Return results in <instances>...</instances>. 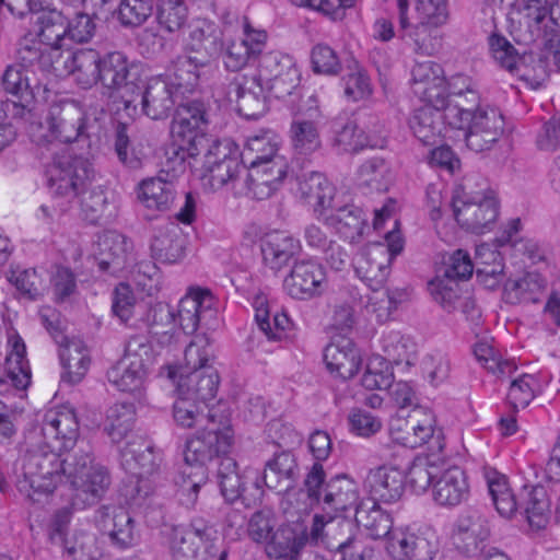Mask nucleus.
I'll return each mask as SVG.
<instances>
[{
  "label": "nucleus",
  "instance_id": "nucleus-1",
  "mask_svg": "<svg viewBox=\"0 0 560 560\" xmlns=\"http://www.w3.org/2000/svg\"><path fill=\"white\" fill-rule=\"evenodd\" d=\"M66 453L63 458L58 454V476L65 475L73 488L72 505L84 509L97 503L110 486L107 468L96 462L93 446L84 439Z\"/></svg>",
  "mask_w": 560,
  "mask_h": 560
},
{
  "label": "nucleus",
  "instance_id": "nucleus-2",
  "mask_svg": "<svg viewBox=\"0 0 560 560\" xmlns=\"http://www.w3.org/2000/svg\"><path fill=\"white\" fill-rule=\"evenodd\" d=\"M233 433L228 421L221 417L219 421L212 422L186 441L184 458L188 465L200 466V476L194 479L190 475L184 480L178 491V500L186 508L196 504L201 486L206 482V470L203 466L230 452Z\"/></svg>",
  "mask_w": 560,
  "mask_h": 560
},
{
  "label": "nucleus",
  "instance_id": "nucleus-3",
  "mask_svg": "<svg viewBox=\"0 0 560 560\" xmlns=\"http://www.w3.org/2000/svg\"><path fill=\"white\" fill-rule=\"evenodd\" d=\"M39 128L43 130L37 140L39 145L86 142L89 150L97 145L102 131L100 119L88 115L74 101L50 105L45 122Z\"/></svg>",
  "mask_w": 560,
  "mask_h": 560
},
{
  "label": "nucleus",
  "instance_id": "nucleus-4",
  "mask_svg": "<svg viewBox=\"0 0 560 560\" xmlns=\"http://www.w3.org/2000/svg\"><path fill=\"white\" fill-rule=\"evenodd\" d=\"M213 360V348L203 336H197L184 352L185 365L176 383V392L201 404L217 395L220 377L218 371L209 363Z\"/></svg>",
  "mask_w": 560,
  "mask_h": 560
},
{
  "label": "nucleus",
  "instance_id": "nucleus-5",
  "mask_svg": "<svg viewBox=\"0 0 560 560\" xmlns=\"http://www.w3.org/2000/svg\"><path fill=\"white\" fill-rule=\"evenodd\" d=\"M198 83L195 72L177 67L163 74L151 77L135 94L141 96L142 113L152 120L167 118L178 98L191 93Z\"/></svg>",
  "mask_w": 560,
  "mask_h": 560
},
{
  "label": "nucleus",
  "instance_id": "nucleus-6",
  "mask_svg": "<svg viewBox=\"0 0 560 560\" xmlns=\"http://www.w3.org/2000/svg\"><path fill=\"white\" fill-rule=\"evenodd\" d=\"M518 42L524 45L541 42L549 47L548 56L560 71V0H524L520 10Z\"/></svg>",
  "mask_w": 560,
  "mask_h": 560
},
{
  "label": "nucleus",
  "instance_id": "nucleus-7",
  "mask_svg": "<svg viewBox=\"0 0 560 560\" xmlns=\"http://www.w3.org/2000/svg\"><path fill=\"white\" fill-rule=\"evenodd\" d=\"M80 427L77 413L69 406L48 410L40 423L26 435L28 448L43 455L62 454L80 442Z\"/></svg>",
  "mask_w": 560,
  "mask_h": 560
},
{
  "label": "nucleus",
  "instance_id": "nucleus-8",
  "mask_svg": "<svg viewBox=\"0 0 560 560\" xmlns=\"http://www.w3.org/2000/svg\"><path fill=\"white\" fill-rule=\"evenodd\" d=\"M161 462V454L142 438H133L120 450V465L135 479L133 500H142L153 493L155 486L151 478L159 475Z\"/></svg>",
  "mask_w": 560,
  "mask_h": 560
},
{
  "label": "nucleus",
  "instance_id": "nucleus-9",
  "mask_svg": "<svg viewBox=\"0 0 560 560\" xmlns=\"http://www.w3.org/2000/svg\"><path fill=\"white\" fill-rule=\"evenodd\" d=\"M454 217L462 228L481 234L490 230L499 215V202L490 189L472 191L469 180L452 199Z\"/></svg>",
  "mask_w": 560,
  "mask_h": 560
},
{
  "label": "nucleus",
  "instance_id": "nucleus-10",
  "mask_svg": "<svg viewBox=\"0 0 560 560\" xmlns=\"http://www.w3.org/2000/svg\"><path fill=\"white\" fill-rule=\"evenodd\" d=\"M46 176L51 196L70 201L86 188L94 176V170L88 158L66 151L54 155Z\"/></svg>",
  "mask_w": 560,
  "mask_h": 560
},
{
  "label": "nucleus",
  "instance_id": "nucleus-11",
  "mask_svg": "<svg viewBox=\"0 0 560 560\" xmlns=\"http://www.w3.org/2000/svg\"><path fill=\"white\" fill-rule=\"evenodd\" d=\"M60 463L54 454L28 448L23 463V475L16 481V489L31 503L44 502L56 489Z\"/></svg>",
  "mask_w": 560,
  "mask_h": 560
},
{
  "label": "nucleus",
  "instance_id": "nucleus-12",
  "mask_svg": "<svg viewBox=\"0 0 560 560\" xmlns=\"http://www.w3.org/2000/svg\"><path fill=\"white\" fill-rule=\"evenodd\" d=\"M254 77L278 100L300 94L301 72L290 55L277 50L264 51Z\"/></svg>",
  "mask_w": 560,
  "mask_h": 560
},
{
  "label": "nucleus",
  "instance_id": "nucleus-13",
  "mask_svg": "<svg viewBox=\"0 0 560 560\" xmlns=\"http://www.w3.org/2000/svg\"><path fill=\"white\" fill-rule=\"evenodd\" d=\"M385 244H374L354 258V271L372 291L377 292L385 284L394 257L401 253L404 241L399 232L386 234Z\"/></svg>",
  "mask_w": 560,
  "mask_h": 560
},
{
  "label": "nucleus",
  "instance_id": "nucleus-14",
  "mask_svg": "<svg viewBox=\"0 0 560 560\" xmlns=\"http://www.w3.org/2000/svg\"><path fill=\"white\" fill-rule=\"evenodd\" d=\"M268 33L255 26L247 16L242 20V35L222 47V62L228 71L236 72L256 66L267 48Z\"/></svg>",
  "mask_w": 560,
  "mask_h": 560
},
{
  "label": "nucleus",
  "instance_id": "nucleus-15",
  "mask_svg": "<svg viewBox=\"0 0 560 560\" xmlns=\"http://www.w3.org/2000/svg\"><path fill=\"white\" fill-rule=\"evenodd\" d=\"M217 313V299L212 292L205 288H191L180 299L173 318L185 334H194L200 326L211 327Z\"/></svg>",
  "mask_w": 560,
  "mask_h": 560
},
{
  "label": "nucleus",
  "instance_id": "nucleus-16",
  "mask_svg": "<svg viewBox=\"0 0 560 560\" xmlns=\"http://www.w3.org/2000/svg\"><path fill=\"white\" fill-rule=\"evenodd\" d=\"M98 82L110 91H124L122 97L140 90V66L129 61L120 51H112L101 57Z\"/></svg>",
  "mask_w": 560,
  "mask_h": 560
},
{
  "label": "nucleus",
  "instance_id": "nucleus-17",
  "mask_svg": "<svg viewBox=\"0 0 560 560\" xmlns=\"http://www.w3.org/2000/svg\"><path fill=\"white\" fill-rule=\"evenodd\" d=\"M1 84L3 90L18 101H0V120L22 119L31 113L30 104L34 98V92L27 69L16 63L8 66L2 74Z\"/></svg>",
  "mask_w": 560,
  "mask_h": 560
},
{
  "label": "nucleus",
  "instance_id": "nucleus-18",
  "mask_svg": "<svg viewBox=\"0 0 560 560\" xmlns=\"http://www.w3.org/2000/svg\"><path fill=\"white\" fill-rule=\"evenodd\" d=\"M288 168L285 158L280 154L248 165L245 176L246 196L257 200L268 199L287 177Z\"/></svg>",
  "mask_w": 560,
  "mask_h": 560
},
{
  "label": "nucleus",
  "instance_id": "nucleus-19",
  "mask_svg": "<svg viewBox=\"0 0 560 560\" xmlns=\"http://www.w3.org/2000/svg\"><path fill=\"white\" fill-rule=\"evenodd\" d=\"M283 289L295 300L308 301L319 296L326 289L325 268L314 259L298 260L283 280Z\"/></svg>",
  "mask_w": 560,
  "mask_h": 560
},
{
  "label": "nucleus",
  "instance_id": "nucleus-20",
  "mask_svg": "<svg viewBox=\"0 0 560 560\" xmlns=\"http://www.w3.org/2000/svg\"><path fill=\"white\" fill-rule=\"evenodd\" d=\"M207 125L208 114L203 103L179 104L171 127L173 140L203 149L208 142L203 132Z\"/></svg>",
  "mask_w": 560,
  "mask_h": 560
},
{
  "label": "nucleus",
  "instance_id": "nucleus-21",
  "mask_svg": "<svg viewBox=\"0 0 560 560\" xmlns=\"http://www.w3.org/2000/svg\"><path fill=\"white\" fill-rule=\"evenodd\" d=\"M504 131V118L495 107H478L474 113L469 129L465 131V142L469 150H490Z\"/></svg>",
  "mask_w": 560,
  "mask_h": 560
},
{
  "label": "nucleus",
  "instance_id": "nucleus-22",
  "mask_svg": "<svg viewBox=\"0 0 560 560\" xmlns=\"http://www.w3.org/2000/svg\"><path fill=\"white\" fill-rule=\"evenodd\" d=\"M489 537V522L477 511L459 515L452 533L455 547L467 557L481 555Z\"/></svg>",
  "mask_w": 560,
  "mask_h": 560
},
{
  "label": "nucleus",
  "instance_id": "nucleus-23",
  "mask_svg": "<svg viewBox=\"0 0 560 560\" xmlns=\"http://www.w3.org/2000/svg\"><path fill=\"white\" fill-rule=\"evenodd\" d=\"M97 522L113 545L126 549L138 544L140 533L130 513L122 506L103 505L97 510Z\"/></svg>",
  "mask_w": 560,
  "mask_h": 560
},
{
  "label": "nucleus",
  "instance_id": "nucleus-24",
  "mask_svg": "<svg viewBox=\"0 0 560 560\" xmlns=\"http://www.w3.org/2000/svg\"><path fill=\"white\" fill-rule=\"evenodd\" d=\"M412 91L423 102H435L438 106L444 105L446 94V80L443 68L432 61L417 62L411 70Z\"/></svg>",
  "mask_w": 560,
  "mask_h": 560
},
{
  "label": "nucleus",
  "instance_id": "nucleus-25",
  "mask_svg": "<svg viewBox=\"0 0 560 560\" xmlns=\"http://www.w3.org/2000/svg\"><path fill=\"white\" fill-rule=\"evenodd\" d=\"M405 475L395 467L380 466L371 469L364 480V487L370 494L368 500L393 503L400 499L404 492Z\"/></svg>",
  "mask_w": 560,
  "mask_h": 560
},
{
  "label": "nucleus",
  "instance_id": "nucleus-26",
  "mask_svg": "<svg viewBox=\"0 0 560 560\" xmlns=\"http://www.w3.org/2000/svg\"><path fill=\"white\" fill-rule=\"evenodd\" d=\"M307 544L308 529L303 524H285L272 534L267 553L275 559L299 560Z\"/></svg>",
  "mask_w": 560,
  "mask_h": 560
},
{
  "label": "nucleus",
  "instance_id": "nucleus-27",
  "mask_svg": "<svg viewBox=\"0 0 560 560\" xmlns=\"http://www.w3.org/2000/svg\"><path fill=\"white\" fill-rule=\"evenodd\" d=\"M324 361L328 371L342 380L353 377L362 363L360 350L345 337L335 339L325 348Z\"/></svg>",
  "mask_w": 560,
  "mask_h": 560
},
{
  "label": "nucleus",
  "instance_id": "nucleus-28",
  "mask_svg": "<svg viewBox=\"0 0 560 560\" xmlns=\"http://www.w3.org/2000/svg\"><path fill=\"white\" fill-rule=\"evenodd\" d=\"M299 478V465L295 456L289 451L276 453L265 464L261 482L279 493L294 488Z\"/></svg>",
  "mask_w": 560,
  "mask_h": 560
},
{
  "label": "nucleus",
  "instance_id": "nucleus-29",
  "mask_svg": "<svg viewBox=\"0 0 560 560\" xmlns=\"http://www.w3.org/2000/svg\"><path fill=\"white\" fill-rule=\"evenodd\" d=\"M310 106L306 109L301 108L308 119L296 118L292 121L290 133L291 142L295 153L308 155L320 147V137L317 126L314 121L319 117L318 101L315 95L307 98Z\"/></svg>",
  "mask_w": 560,
  "mask_h": 560
},
{
  "label": "nucleus",
  "instance_id": "nucleus-30",
  "mask_svg": "<svg viewBox=\"0 0 560 560\" xmlns=\"http://www.w3.org/2000/svg\"><path fill=\"white\" fill-rule=\"evenodd\" d=\"M186 238L174 222L155 229L150 249L153 259L163 264H175L185 256Z\"/></svg>",
  "mask_w": 560,
  "mask_h": 560
},
{
  "label": "nucleus",
  "instance_id": "nucleus-31",
  "mask_svg": "<svg viewBox=\"0 0 560 560\" xmlns=\"http://www.w3.org/2000/svg\"><path fill=\"white\" fill-rule=\"evenodd\" d=\"M260 247L265 265L279 271L301 250V243L287 232L273 231L266 234Z\"/></svg>",
  "mask_w": 560,
  "mask_h": 560
},
{
  "label": "nucleus",
  "instance_id": "nucleus-32",
  "mask_svg": "<svg viewBox=\"0 0 560 560\" xmlns=\"http://www.w3.org/2000/svg\"><path fill=\"white\" fill-rule=\"evenodd\" d=\"M409 117L408 125L415 137L423 144H434L443 135L445 126L441 106L435 102H424Z\"/></svg>",
  "mask_w": 560,
  "mask_h": 560
},
{
  "label": "nucleus",
  "instance_id": "nucleus-33",
  "mask_svg": "<svg viewBox=\"0 0 560 560\" xmlns=\"http://www.w3.org/2000/svg\"><path fill=\"white\" fill-rule=\"evenodd\" d=\"M469 486L464 470L457 466L444 470L433 483V499L442 506H456L467 500Z\"/></svg>",
  "mask_w": 560,
  "mask_h": 560
},
{
  "label": "nucleus",
  "instance_id": "nucleus-34",
  "mask_svg": "<svg viewBox=\"0 0 560 560\" xmlns=\"http://www.w3.org/2000/svg\"><path fill=\"white\" fill-rule=\"evenodd\" d=\"M359 489L357 483L346 475L331 477L324 488L322 506L324 510L338 513L359 505Z\"/></svg>",
  "mask_w": 560,
  "mask_h": 560
},
{
  "label": "nucleus",
  "instance_id": "nucleus-35",
  "mask_svg": "<svg viewBox=\"0 0 560 560\" xmlns=\"http://www.w3.org/2000/svg\"><path fill=\"white\" fill-rule=\"evenodd\" d=\"M59 346V358L63 368L61 381L69 385L80 383L90 368L89 349L80 339H67Z\"/></svg>",
  "mask_w": 560,
  "mask_h": 560
},
{
  "label": "nucleus",
  "instance_id": "nucleus-36",
  "mask_svg": "<svg viewBox=\"0 0 560 560\" xmlns=\"http://www.w3.org/2000/svg\"><path fill=\"white\" fill-rule=\"evenodd\" d=\"M331 144L340 153L357 152L365 147H375L369 133L372 130L359 128L357 121L347 117H337L331 122Z\"/></svg>",
  "mask_w": 560,
  "mask_h": 560
},
{
  "label": "nucleus",
  "instance_id": "nucleus-37",
  "mask_svg": "<svg viewBox=\"0 0 560 560\" xmlns=\"http://www.w3.org/2000/svg\"><path fill=\"white\" fill-rule=\"evenodd\" d=\"M148 375V366L140 361L121 359L107 372V380L118 390L142 396Z\"/></svg>",
  "mask_w": 560,
  "mask_h": 560
},
{
  "label": "nucleus",
  "instance_id": "nucleus-38",
  "mask_svg": "<svg viewBox=\"0 0 560 560\" xmlns=\"http://www.w3.org/2000/svg\"><path fill=\"white\" fill-rule=\"evenodd\" d=\"M299 192L301 197L314 208L315 211H323L330 207L335 187L328 182L324 174L315 171L304 172L296 176Z\"/></svg>",
  "mask_w": 560,
  "mask_h": 560
},
{
  "label": "nucleus",
  "instance_id": "nucleus-39",
  "mask_svg": "<svg viewBox=\"0 0 560 560\" xmlns=\"http://www.w3.org/2000/svg\"><path fill=\"white\" fill-rule=\"evenodd\" d=\"M101 56L95 49H78L65 60V69L78 85L90 89L98 82Z\"/></svg>",
  "mask_w": 560,
  "mask_h": 560
},
{
  "label": "nucleus",
  "instance_id": "nucleus-40",
  "mask_svg": "<svg viewBox=\"0 0 560 560\" xmlns=\"http://www.w3.org/2000/svg\"><path fill=\"white\" fill-rule=\"evenodd\" d=\"M267 89L255 77L243 78L237 83V109L247 119H257L267 110Z\"/></svg>",
  "mask_w": 560,
  "mask_h": 560
},
{
  "label": "nucleus",
  "instance_id": "nucleus-41",
  "mask_svg": "<svg viewBox=\"0 0 560 560\" xmlns=\"http://www.w3.org/2000/svg\"><path fill=\"white\" fill-rule=\"evenodd\" d=\"M488 43L493 60L502 69L518 78L530 77L525 66L526 51L520 52L506 37L497 33L489 37Z\"/></svg>",
  "mask_w": 560,
  "mask_h": 560
},
{
  "label": "nucleus",
  "instance_id": "nucleus-42",
  "mask_svg": "<svg viewBox=\"0 0 560 560\" xmlns=\"http://www.w3.org/2000/svg\"><path fill=\"white\" fill-rule=\"evenodd\" d=\"M138 198L147 209L166 211L175 198L174 184L162 175L145 178L139 184Z\"/></svg>",
  "mask_w": 560,
  "mask_h": 560
},
{
  "label": "nucleus",
  "instance_id": "nucleus-43",
  "mask_svg": "<svg viewBox=\"0 0 560 560\" xmlns=\"http://www.w3.org/2000/svg\"><path fill=\"white\" fill-rule=\"evenodd\" d=\"M354 518L358 526L366 529L373 539L387 537L393 527V518L373 500H362L355 509Z\"/></svg>",
  "mask_w": 560,
  "mask_h": 560
},
{
  "label": "nucleus",
  "instance_id": "nucleus-44",
  "mask_svg": "<svg viewBox=\"0 0 560 560\" xmlns=\"http://www.w3.org/2000/svg\"><path fill=\"white\" fill-rule=\"evenodd\" d=\"M243 160H228V162L205 170L203 179L213 190L220 189L225 185H231L236 194L246 195L245 177L241 178V173L246 174Z\"/></svg>",
  "mask_w": 560,
  "mask_h": 560
},
{
  "label": "nucleus",
  "instance_id": "nucleus-45",
  "mask_svg": "<svg viewBox=\"0 0 560 560\" xmlns=\"http://www.w3.org/2000/svg\"><path fill=\"white\" fill-rule=\"evenodd\" d=\"M177 396L173 406V417L178 425L184 428L197 427L199 430L220 420L211 409L205 413L206 406L202 407L201 402L185 397V395L177 394Z\"/></svg>",
  "mask_w": 560,
  "mask_h": 560
},
{
  "label": "nucleus",
  "instance_id": "nucleus-46",
  "mask_svg": "<svg viewBox=\"0 0 560 560\" xmlns=\"http://www.w3.org/2000/svg\"><path fill=\"white\" fill-rule=\"evenodd\" d=\"M324 221L350 242L362 235L366 223L363 211L355 206L339 208L336 212L325 217Z\"/></svg>",
  "mask_w": 560,
  "mask_h": 560
},
{
  "label": "nucleus",
  "instance_id": "nucleus-47",
  "mask_svg": "<svg viewBox=\"0 0 560 560\" xmlns=\"http://www.w3.org/2000/svg\"><path fill=\"white\" fill-rule=\"evenodd\" d=\"M25 347L14 346V351L5 357V370H0V394L7 390L9 385L16 389H26L31 383V369L24 358Z\"/></svg>",
  "mask_w": 560,
  "mask_h": 560
},
{
  "label": "nucleus",
  "instance_id": "nucleus-48",
  "mask_svg": "<svg viewBox=\"0 0 560 560\" xmlns=\"http://www.w3.org/2000/svg\"><path fill=\"white\" fill-rule=\"evenodd\" d=\"M280 138L272 130H260L249 136L242 153V160L248 165L279 155Z\"/></svg>",
  "mask_w": 560,
  "mask_h": 560
},
{
  "label": "nucleus",
  "instance_id": "nucleus-49",
  "mask_svg": "<svg viewBox=\"0 0 560 560\" xmlns=\"http://www.w3.org/2000/svg\"><path fill=\"white\" fill-rule=\"evenodd\" d=\"M100 246L98 267L102 271L115 272L125 266L128 250L131 248L130 241L125 236L110 233L102 240Z\"/></svg>",
  "mask_w": 560,
  "mask_h": 560
},
{
  "label": "nucleus",
  "instance_id": "nucleus-50",
  "mask_svg": "<svg viewBox=\"0 0 560 560\" xmlns=\"http://www.w3.org/2000/svg\"><path fill=\"white\" fill-rule=\"evenodd\" d=\"M201 151L200 148L173 140L165 152L166 160L159 175L170 178L173 183L191 165V160L196 159Z\"/></svg>",
  "mask_w": 560,
  "mask_h": 560
},
{
  "label": "nucleus",
  "instance_id": "nucleus-51",
  "mask_svg": "<svg viewBox=\"0 0 560 560\" xmlns=\"http://www.w3.org/2000/svg\"><path fill=\"white\" fill-rule=\"evenodd\" d=\"M135 407L129 402H116L106 411L104 431L114 443L120 442L132 429Z\"/></svg>",
  "mask_w": 560,
  "mask_h": 560
},
{
  "label": "nucleus",
  "instance_id": "nucleus-52",
  "mask_svg": "<svg viewBox=\"0 0 560 560\" xmlns=\"http://www.w3.org/2000/svg\"><path fill=\"white\" fill-rule=\"evenodd\" d=\"M343 95L349 102L365 100L372 94L370 77L364 68L353 58L347 61V73L341 79Z\"/></svg>",
  "mask_w": 560,
  "mask_h": 560
},
{
  "label": "nucleus",
  "instance_id": "nucleus-53",
  "mask_svg": "<svg viewBox=\"0 0 560 560\" xmlns=\"http://www.w3.org/2000/svg\"><path fill=\"white\" fill-rule=\"evenodd\" d=\"M37 36L40 44L54 48L61 47V40L67 36V19L62 12L55 9L45 11L37 19Z\"/></svg>",
  "mask_w": 560,
  "mask_h": 560
},
{
  "label": "nucleus",
  "instance_id": "nucleus-54",
  "mask_svg": "<svg viewBox=\"0 0 560 560\" xmlns=\"http://www.w3.org/2000/svg\"><path fill=\"white\" fill-rule=\"evenodd\" d=\"M361 185L376 191L387 190L393 176L389 164L381 156H374L362 163L358 170Z\"/></svg>",
  "mask_w": 560,
  "mask_h": 560
},
{
  "label": "nucleus",
  "instance_id": "nucleus-55",
  "mask_svg": "<svg viewBox=\"0 0 560 560\" xmlns=\"http://www.w3.org/2000/svg\"><path fill=\"white\" fill-rule=\"evenodd\" d=\"M550 499L547 490L542 486L526 489V500L523 503L524 513L532 526L541 528L545 526L550 512Z\"/></svg>",
  "mask_w": 560,
  "mask_h": 560
},
{
  "label": "nucleus",
  "instance_id": "nucleus-56",
  "mask_svg": "<svg viewBox=\"0 0 560 560\" xmlns=\"http://www.w3.org/2000/svg\"><path fill=\"white\" fill-rule=\"evenodd\" d=\"M7 279L22 298L30 301L39 299L45 291V281L35 268L10 270Z\"/></svg>",
  "mask_w": 560,
  "mask_h": 560
},
{
  "label": "nucleus",
  "instance_id": "nucleus-57",
  "mask_svg": "<svg viewBox=\"0 0 560 560\" xmlns=\"http://www.w3.org/2000/svg\"><path fill=\"white\" fill-rule=\"evenodd\" d=\"M156 20L161 28L174 33L184 27L188 20V8L184 0H159Z\"/></svg>",
  "mask_w": 560,
  "mask_h": 560
},
{
  "label": "nucleus",
  "instance_id": "nucleus-58",
  "mask_svg": "<svg viewBox=\"0 0 560 560\" xmlns=\"http://www.w3.org/2000/svg\"><path fill=\"white\" fill-rule=\"evenodd\" d=\"M402 38H409L413 43V49L417 54L433 55L440 47V37L438 26L428 19L413 25L409 32L401 35Z\"/></svg>",
  "mask_w": 560,
  "mask_h": 560
},
{
  "label": "nucleus",
  "instance_id": "nucleus-59",
  "mask_svg": "<svg viewBox=\"0 0 560 560\" xmlns=\"http://www.w3.org/2000/svg\"><path fill=\"white\" fill-rule=\"evenodd\" d=\"M382 348L388 361L396 364L410 363L416 353V345L399 331H389L382 338Z\"/></svg>",
  "mask_w": 560,
  "mask_h": 560
},
{
  "label": "nucleus",
  "instance_id": "nucleus-60",
  "mask_svg": "<svg viewBox=\"0 0 560 560\" xmlns=\"http://www.w3.org/2000/svg\"><path fill=\"white\" fill-rule=\"evenodd\" d=\"M170 549L173 560H207L208 550L201 542L194 541L190 535L183 534L182 527L172 528Z\"/></svg>",
  "mask_w": 560,
  "mask_h": 560
},
{
  "label": "nucleus",
  "instance_id": "nucleus-61",
  "mask_svg": "<svg viewBox=\"0 0 560 560\" xmlns=\"http://www.w3.org/2000/svg\"><path fill=\"white\" fill-rule=\"evenodd\" d=\"M412 559L433 560L440 551V539L436 530L429 526L412 528Z\"/></svg>",
  "mask_w": 560,
  "mask_h": 560
},
{
  "label": "nucleus",
  "instance_id": "nucleus-62",
  "mask_svg": "<svg viewBox=\"0 0 560 560\" xmlns=\"http://www.w3.org/2000/svg\"><path fill=\"white\" fill-rule=\"evenodd\" d=\"M203 170L228 162V160H242L238 145L230 138L213 139L206 143Z\"/></svg>",
  "mask_w": 560,
  "mask_h": 560
},
{
  "label": "nucleus",
  "instance_id": "nucleus-63",
  "mask_svg": "<svg viewBox=\"0 0 560 560\" xmlns=\"http://www.w3.org/2000/svg\"><path fill=\"white\" fill-rule=\"evenodd\" d=\"M428 288L433 300L444 311L451 313L456 310L460 300V288L457 281L436 277L429 282Z\"/></svg>",
  "mask_w": 560,
  "mask_h": 560
},
{
  "label": "nucleus",
  "instance_id": "nucleus-64",
  "mask_svg": "<svg viewBox=\"0 0 560 560\" xmlns=\"http://www.w3.org/2000/svg\"><path fill=\"white\" fill-rule=\"evenodd\" d=\"M331 547L341 553V560H375L373 544L362 535L337 539Z\"/></svg>",
  "mask_w": 560,
  "mask_h": 560
}]
</instances>
